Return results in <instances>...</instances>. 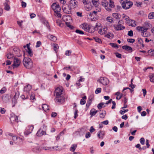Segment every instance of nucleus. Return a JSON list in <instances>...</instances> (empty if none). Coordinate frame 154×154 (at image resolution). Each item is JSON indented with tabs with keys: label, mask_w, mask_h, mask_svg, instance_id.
<instances>
[{
	"label": "nucleus",
	"mask_w": 154,
	"mask_h": 154,
	"mask_svg": "<svg viewBox=\"0 0 154 154\" xmlns=\"http://www.w3.org/2000/svg\"><path fill=\"white\" fill-rule=\"evenodd\" d=\"M63 89L61 87H58L55 88L54 91V95L56 97L54 100L56 103H62L65 100V98L63 95Z\"/></svg>",
	"instance_id": "nucleus-1"
},
{
	"label": "nucleus",
	"mask_w": 154,
	"mask_h": 154,
	"mask_svg": "<svg viewBox=\"0 0 154 154\" xmlns=\"http://www.w3.org/2000/svg\"><path fill=\"white\" fill-rule=\"evenodd\" d=\"M101 5L108 11H110L111 10V9L114 7V2L110 0H109V3L106 0H103L101 3Z\"/></svg>",
	"instance_id": "nucleus-2"
},
{
	"label": "nucleus",
	"mask_w": 154,
	"mask_h": 154,
	"mask_svg": "<svg viewBox=\"0 0 154 154\" xmlns=\"http://www.w3.org/2000/svg\"><path fill=\"white\" fill-rule=\"evenodd\" d=\"M51 7L54 12L55 15L58 18H61V15L60 13L61 8L59 4L56 3H53Z\"/></svg>",
	"instance_id": "nucleus-3"
},
{
	"label": "nucleus",
	"mask_w": 154,
	"mask_h": 154,
	"mask_svg": "<svg viewBox=\"0 0 154 154\" xmlns=\"http://www.w3.org/2000/svg\"><path fill=\"white\" fill-rule=\"evenodd\" d=\"M24 66L28 69H31L33 66V63L31 59L29 57H24L23 60Z\"/></svg>",
	"instance_id": "nucleus-4"
},
{
	"label": "nucleus",
	"mask_w": 154,
	"mask_h": 154,
	"mask_svg": "<svg viewBox=\"0 0 154 154\" xmlns=\"http://www.w3.org/2000/svg\"><path fill=\"white\" fill-rule=\"evenodd\" d=\"M80 26L85 31L89 33H92L95 31V29L94 27L86 23L82 24Z\"/></svg>",
	"instance_id": "nucleus-5"
},
{
	"label": "nucleus",
	"mask_w": 154,
	"mask_h": 154,
	"mask_svg": "<svg viewBox=\"0 0 154 154\" xmlns=\"http://www.w3.org/2000/svg\"><path fill=\"white\" fill-rule=\"evenodd\" d=\"M152 25L149 22H146L144 23L143 26H137L136 27L137 29V30H142L147 31V30L151 27Z\"/></svg>",
	"instance_id": "nucleus-6"
},
{
	"label": "nucleus",
	"mask_w": 154,
	"mask_h": 154,
	"mask_svg": "<svg viewBox=\"0 0 154 154\" xmlns=\"http://www.w3.org/2000/svg\"><path fill=\"white\" fill-rule=\"evenodd\" d=\"M123 22L122 20H119L118 22V24H115L113 25L114 29L116 30L119 31L123 30L125 28V27L122 25L121 24H122Z\"/></svg>",
	"instance_id": "nucleus-7"
},
{
	"label": "nucleus",
	"mask_w": 154,
	"mask_h": 154,
	"mask_svg": "<svg viewBox=\"0 0 154 154\" xmlns=\"http://www.w3.org/2000/svg\"><path fill=\"white\" fill-rule=\"evenodd\" d=\"M122 8L125 9H127L130 8L133 5L132 2L129 1H124L122 2Z\"/></svg>",
	"instance_id": "nucleus-8"
},
{
	"label": "nucleus",
	"mask_w": 154,
	"mask_h": 154,
	"mask_svg": "<svg viewBox=\"0 0 154 154\" xmlns=\"http://www.w3.org/2000/svg\"><path fill=\"white\" fill-rule=\"evenodd\" d=\"M69 6L71 9L75 8L78 5V2L75 0H71L69 3Z\"/></svg>",
	"instance_id": "nucleus-9"
},
{
	"label": "nucleus",
	"mask_w": 154,
	"mask_h": 154,
	"mask_svg": "<svg viewBox=\"0 0 154 154\" xmlns=\"http://www.w3.org/2000/svg\"><path fill=\"white\" fill-rule=\"evenodd\" d=\"M34 128V125H30L28 126L26 128L24 133L25 135H29L31 134Z\"/></svg>",
	"instance_id": "nucleus-10"
},
{
	"label": "nucleus",
	"mask_w": 154,
	"mask_h": 154,
	"mask_svg": "<svg viewBox=\"0 0 154 154\" xmlns=\"http://www.w3.org/2000/svg\"><path fill=\"white\" fill-rule=\"evenodd\" d=\"M23 47L25 48H26H26L25 49L28 53L29 56L30 57H32L33 54V52L30 48V44H27L26 46H24Z\"/></svg>",
	"instance_id": "nucleus-11"
},
{
	"label": "nucleus",
	"mask_w": 154,
	"mask_h": 154,
	"mask_svg": "<svg viewBox=\"0 0 154 154\" xmlns=\"http://www.w3.org/2000/svg\"><path fill=\"white\" fill-rule=\"evenodd\" d=\"M99 82L104 85H106L109 83V81L106 78L101 77L99 79Z\"/></svg>",
	"instance_id": "nucleus-12"
},
{
	"label": "nucleus",
	"mask_w": 154,
	"mask_h": 154,
	"mask_svg": "<svg viewBox=\"0 0 154 154\" xmlns=\"http://www.w3.org/2000/svg\"><path fill=\"white\" fill-rule=\"evenodd\" d=\"M62 9L63 12L66 14H69L71 12V8L69 6H63L62 7Z\"/></svg>",
	"instance_id": "nucleus-13"
},
{
	"label": "nucleus",
	"mask_w": 154,
	"mask_h": 154,
	"mask_svg": "<svg viewBox=\"0 0 154 154\" xmlns=\"http://www.w3.org/2000/svg\"><path fill=\"white\" fill-rule=\"evenodd\" d=\"M97 11H94L92 12H90L89 13V16L91 17V18L92 19V20L94 21L97 18V15L96 14Z\"/></svg>",
	"instance_id": "nucleus-14"
},
{
	"label": "nucleus",
	"mask_w": 154,
	"mask_h": 154,
	"mask_svg": "<svg viewBox=\"0 0 154 154\" xmlns=\"http://www.w3.org/2000/svg\"><path fill=\"white\" fill-rule=\"evenodd\" d=\"M127 24L129 26H131L133 27L135 26H136L137 23L134 20H127L126 21Z\"/></svg>",
	"instance_id": "nucleus-15"
},
{
	"label": "nucleus",
	"mask_w": 154,
	"mask_h": 154,
	"mask_svg": "<svg viewBox=\"0 0 154 154\" xmlns=\"http://www.w3.org/2000/svg\"><path fill=\"white\" fill-rule=\"evenodd\" d=\"M62 19L65 23L68 22H71L72 21V17L67 14L63 15V16Z\"/></svg>",
	"instance_id": "nucleus-16"
},
{
	"label": "nucleus",
	"mask_w": 154,
	"mask_h": 154,
	"mask_svg": "<svg viewBox=\"0 0 154 154\" xmlns=\"http://www.w3.org/2000/svg\"><path fill=\"white\" fill-rule=\"evenodd\" d=\"M11 98V96L8 95H3L2 97V100L5 103L9 102Z\"/></svg>",
	"instance_id": "nucleus-17"
},
{
	"label": "nucleus",
	"mask_w": 154,
	"mask_h": 154,
	"mask_svg": "<svg viewBox=\"0 0 154 154\" xmlns=\"http://www.w3.org/2000/svg\"><path fill=\"white\" fill-rule=\"evenodd\" d=\"M19 60L18 59L15 57H14V63L12 65V66L14 68L16 67H18L19 66Z\"/></svg>",
	"instance_id": "nucleus-18"
},
{
	"label": "nucleus",
	"mask_w": 154,
	"mask_h": 154,
	"mask_svg": "<svg viewBox=\"0 0 154 154\" xmlns=\"http://www.w3.org/2000/svg\"><path fill=\"white\" fill-rule=\"evenodd\" d=\"M138 31L141 32V34L143 37H148L150 35L149 32H147V31H143V30Z\"/></svg>",
	"instance_id": "nucleus-19"
},
{
	"label": "nucleus",
	"mask_w": 154,
	"mask_h": 154,
	"mask_svg": "<svg viewBox=\"0 0 154 154\" xmlns=\"http://www.w3.org/2000/svg\"><path fill=\"white\" fill-rule=\"evenodd\" d=\"M58 146H53L52 147H48L47 146H44L42 148V149L45 150H57V148H58Z\"/></svg>",
	"instance_id": "nucleus-20"
},
{
	"label": "nucleus",
	"mask_w": 154,
	"mask_h": 154,
	"mask_svg": "<svg viewBox=\"0 0 154 154\" xmlns=\"http://www.w3.org/2000/svg\"><path fill=\"white\" fill-rule=\"evenodd\" d=\"M123 49L128 51L129 52H131L132 51V48L131 47L127 45H124L122 46Z\"/></svg>",
	"instance_id": "nucleus-21"
},
{
	"label": "nucleus",
	"mask_w": 154,
	"mask_h": 154,
	"mask_svg": "<svg viewBox=\"0 0 154 154\" xmlns=\"http://www.w3.org/2000/svg\"><path fill=\"white\" fill-rule=\"evenodd\" d=\"M8 2L9 1L8 0H6L4 4L5 6V9L7 11H9L10 9V6L8 5Z\"/></svg>",
	"instance_id": "nucleus-22"
},
{
	"label": "nucleus",
	"mask_w": 154,
	"mask_h": 154,
	"mask_svg": "<svg viewBox=\"0 0 154 154\" xmlns=\"http://www.w3.org/2000/svg\"><path fill=\"white\" fill-rule=\"evenodd\" d=\"M107 30V27H105L103 28V29H100L98 31L99 33L101 35L103 34L106 33Z\"/></svg>",
	"instance_id": "nucleus-23"
},
{
	"label": "nucleus",
	"mask_w": 154,
	"mask_h": 154,
	"mask_svg": "<svg viewBox=\"0 0 154 154\" xmlns=\"http://www.w3.org/2000/svg\"><path fill=\"white\" fill-rule=\"evenodd\" d=\"M48 37L50 40L53 42H55L57 40V37L52 35H49L48 36Z\"/></svg>",
	"instance_id": "nucleus-24"
},
{
	"label": "nucleus",
	"mask_w": 154,
	"mask_h": 154,
	"mask_svg": "<svg viewBox=\"0 0 154 154\" xmlns=\"http://www.w3.org/2000/svg\"><path fill=\"white\" fill-rule=\"evenodd\" d=\"M148 77L149 78L150 81L154 83V74L153 73H150L149 74Z\"/></svg>",
	"instance_id": "nucleus-25"
},
{
	"label": "nucleus",
	"mask_w": 154,
	"mask_h": 154,
	"mask_svg": "<svg viewBox=\"0 0 154 154\" xmlns=\"http://www.w3.org/2000/svg\"><path fill=\"white\" fill-rule=\"evenodd\" d=\"M10 119L11 122L12 121H15L16 122L18 123V116H17L16 115H14L10 118Z\"/></svg>",
	"instance_id": "nucleus-26"
},
{
	"label": "nucleus",
	"mask_w": 154,
	"mask_h": 154,
	"mask_svg": "<svg viewBox=\"0 0 154 154\" xmlns=\"http://www.w3.org/2000/svg\"><path fill=\"white\" fill-rule=\"evenodd\" d=\"M43 109L46 112H47L49 110V107L46 104H43L42 106Z\"/></svg>",
	"instance_id": "nucleus-27"
},
{
	"label": "nucleus",
	"mask_w": 154,
	"mask_h": 154,
	"mask_svg": "<svg viewBox=\"0 0 154 154\" xmlns=\"http://www.w3.org/2000/svg\"><path fill=\"white\" fill-rule=\"evenodd\" d=\"M112 16L114 18L117 19H120L121 17L120 14L117 13H113Z\"/></svg>",
	"instance_id": "nucleus-28"
},
{
	"label": "nucleus",
	"mask_w": 154,
	"mask_h": 154,
	"mask_svg": "<svg viewBox=\"0 0 154 154\" xmlns=\"http://www.w3.org/2000/svg\"><path fill=\"white\" fill-rule=\"evenodd\" d=\"M43 23L46 26L47 29L49 30V31L51 30L50 26L49 24L48 21L47 20H45L43 21Z\"/></svg>",
	"instance_id": "nucleus-29"
},
{
	"label": "nucleus",
	"mask_w": 154,
	"mask_h": 154,
	"mask_svg": "<svg viewBox=\"0 0 154 154\" xmlns=\"http://www.w3.org/2000/svg\"><path fill=\"white\" fill-rule=\"evenodd\" d=\"M97 112V111L94 109H92L90 111V114L91 116V117L96 115Z\"/></svg>",
	"instance_id": "nucleus-30"
},
{
	"label": "nucleus",
	"mask_w": 154,
	"mask_h": 154,
	"mask_svg": "<svg viewBox=\"0 0 154 154\" xmlns=\"http://www.w3.org/2000/svg\"><path fill=\"white\" fill-rule=\"evenodd\" d=\"M24 90L27 92H29L32 89V86L30 85H28L26 87L24 88Z\"/></svg>",
	"instance_id": "nucleus-31"
},
{
	"label": "nucleus",
	"mask_w": 154,
	"mask_h": 154,
	"mask_svg": "<svg viewBox=\"0 0 154 154\" xmlns=\"http://www.w3.org/2000/svg\"><path fill=\"white\" fill-rule=\"evenodd\" d=\"M87 98L86 96H85L81 99L80 103L81 105H84L85 103V100Z\"/></svg>",
	"instance_id": "nucleus-32"
},
{
	"label": "nucleus",
	"mask_w": 154,
	"mask_h": 154,
	"mask_svg": "<svg viewBox=\"0 0 154 154\" xmlns=\"http://www.w3.org/2000/svg\"><path fill=\"white\" fill-rule=\"evenodd\" d=\"M77 145L76 144H73L71 146L70 148V150L72 152H74L75 149Z\"/></svg>",
	"instance_id": "nucleus-33"
},
{
	"label": "nucleus",
	"mask_w": 154,
	"mask_h": 154,
	"mask_svg": "<svg viewBox=\"0 0 154 154\" xmlns=\"http://www.w3.org/2000/svg\"><path fill=\"white\" fill-rule=\"evenodd\" d=\"M45 135L46 134V132L45 131L41 129L39 130L37 132L36 135Z\"/></svg>",
	"instance_id": "nucleus-34"
},
{
	"label": "nucleus",
	"mask_w": 154,
	"mask_h": 154,
	"mask_svg": "<svg viewBox=\"0 0 154 154\" xmlns=\"http://www.w3.org/2000/svg\"><path fill=\"white\" fill-rule=\"evenodd\" d=\"M92 2L93 5L95 7H97L99 4L98 0H92Z\"/></svg>",
	"instance_id": "nucleus-35"
},
{
	"label": "nucleus",
	"mask_w": 154,
	"mask_h": 154,
	"mask_svg": "<svg viewBox=\"0 0 154 154\" xmlns=\"http://www.w3.org/2000/svg\"><path fill=\"white\" fill-rule=\"evenodd\" d=\"M106 20V21L110 23H112L113 21V18L109 16L107 17Z\"/></svg>",
	"instance_id": "nucleus-36"
},
{
	"label": "nucleus",
	"mask_w": 154,
	"mask_h": 154,
	"mask_svg": "<svg viewBox=\"0 0 154 154\" xmlns=\"http://www.w3.org/2000/svg\"><path fill=\"white\" fill-rule=\"evenodd\" d=\"M148 18L150 19L154 18V12L150 13L148 15Z\"/></svg>",
	"instance_id": "nucleus-37"
},
{
	"label": "nucleus",
	"mask_w": 154,
	"mask_h": 154,
	"mask_svg": "<svg viewBox=\"0 0 154 154\" xmlns=\"http://www.w3.org/2000/svg\"><path fill=\"white\" fill-rule=\"evenodd\" d=\"M113 34L111 33H109L105 35V36L109 38H112L113 37Z\"/></svg>",
	"instance_id": "nucleus-38"
},
{
	"label": "nucleus",
	"mask_w": 154,
	"mask_h": 154,
	"mask_svg": "<svg viewBox=\"0 0 154 154\" xmlns=\"http://www.w3.org/2000/svg\"><path fill=\"white\" fill-rule=\"evenodd\" d=\"M56 23L57 25L60 27H62L63 26V24L59 20H56Z\"/></svg>",
	"instance_id": "nucleus-39"
},
{
	"label": "nucleus",
	"mask_w": 154,
	"mask_h": 154,
	"mask_svg": "<svg viewBox=\"0 0 154 154\" xmlns=\"http://www.w3.org/2000/svg\"><path fill=\"white\" fill-rule=\"evenodd\" d=\"M82 2L84 5H89L91 4V0H82Z\"/></svg>",
	"instance_id": "nucleus-40"
},
{
	"label": "nucleus",
	"mask_w": 154,
	"mask_h": 154,
	"mask_svg": "<svg viewBox=\"0 0 154 154\" xmlns=\"http://www.w3.org/2000/svg\"><path fill=\"white\" fill-rule=\"evenodd\" d=\"M14 57L13 55L12 54L10 53H9L7 54V57L8 59H11L12 58Z\"/></svg>",
	"instance_id": "nucleus-41"
},
{
	"label": "nucleus",
	"mask_w": 154,
	"mask_h": 154,
	"mask_svg": "<svg viewBox=\"0 0 154 154\" xmlns=\"http://www.w3.org/2000/svg\"><path fill=\"white\" fill-rule=\"evenodd\" d=\"M104 103H99L97 105V108L99 109H100L104 107L103 106Z\"/></svg>",
	"instance_id": "nucleus-42"
},
{
	"label": "nucleus",
	"mask_w": 154,
	"mask_h": 154,
	"mask_svg": "<svg viewBox=\"0 0 154 154\" xmlns=\"http://www.w3.org/2000/svg\"><path fill=\"white\" fill-rule=\"evenodd\" d=\"M128 111V109L121 110L119 111V113L121 115H123L125 113Z\"/></svg>",
	"instance_id": "nucleus-43"
},
{
	"label": "nucleus",
	"mask_w": 154,
	"mask_h": 154,
	"mask_svg": "<svg viewBox=\"0 0 154 154\" xmlns=\"http://www.w3.org/2000/svg\"><path fill=\"white\" fill-rule=\"evenodd\" d=\"M78 110L77 109H75V111L74 112V119H76L78 116Z\"/></svg>",
	"instance_id": "nucleus-44"
},
{
	"label": "nucleus",
	"mask_w": 154,
	"mask_h": 154,
	"mask_svg": "<svg viewBox=\"0 0 154 154\" xmlns=\"http://www.w3.org/2000/svg\"><path fill=\"white\" fill-rule=\"evenodd\" d=\"M75 32L80 35H83L84 34V32L83 31L79 29L76 30Z\"/></svg>",
	"instance_id": "nucleus-45"
},
{
	"label": "nucleus",
	"mask_w": 154,
	"mask_h": 154,
	"mask_svg": "<svg viewBox=\"0 0 154 154\" xmlns=\"http://www.w3.org/2000/svg\"><path fill=\"white\" fill-rule=\"evenodd\" d=\"M122 18L125 20H126V21L127 20H129V17L128 16H127L125 14H123L122 16Z\"/></svg>",
	"instance_id": "nucleus-46"
},
{
	"label": "nucleus",
	"mask_w": 154,
	"mask_h": 154,
	"mask_svg": "<svg viewBox=\"0 0 154 154\" xmlns=\"http://www.w3.org/2000/svg\"><path fill=\"white\" fill-rule=\"evenodd\" d=\"M101 91V88H97L95 91V93L96 94L100 93Z\"/></svg>",
	"instance_id": "nucleus-47"
},
{
	"label": "nucleus",
	"mask_w": 154,
	"mask_h": 154,
	"mask_svg": "<svg viewBox=\"0 0 154 154\" xmlns=\"http://www.w3.org/2000/svg\"><path fill=\"white\" fill-rule=\"evenodd\" d=\"M59 46L57 44H54V49L56 52H57V50Z\"/></svg>",
	"instance_id": "nucleus-48"
},
{
	"label": "nucleus",
	"mask_w": 154,
	"mask_h": 154,
	"mask_svg": "<svg viewBox=\"0 0 154 154\" xmlns=\"http://www.w3.org/2000/svg\"><path fill=\"white\" fill-rule=\"evenodd\" d=\"M127 41L128 42L131 43H133L135 41V39L132 38H128L127 39Z\"/></svg>",
	"instance_id": "nucleus-49"
},
{
	"label": "nucleus",
	"mask_w": 154,
	"mask_h": 154,
	"mask_svg": "<svg viewBox=\"0 0 154 154\" xmlns=\"http://www.w3.org/2000/svg\"><path fill=\"white\" fill-rule=\"evenodd\" d=\"M140 142L142 145H144L145 144V139L143 137L141 138L140 140Z\"/></svg>",
	"instance_id": "nucleus-50"
},
{
	"label": "nucleus",
	"mask_w": 154,
	"mask_h": 154,
	"mask_svg": "<svg viewBox=\"0 0 154 154\" xmlns=\"http://www.w3.org/2000/svg\"><path fill=\"white\" fill-rule=\"evenodd\" d=\"M21 6L22 8H25L26 6V3L23 1H22L21 2Z\"/></svg>",
	"instance_id": "nucleus-51"
},
{
	"label": "nucleus",
	"mask_w": 154,
	"mask_h": 154,
	"mask_svg": "<svg viewBox=\"0 0 154 154\" xmlns=\"http://www.w3.org/2000/svg\"><path fill=\"white\" fill-rule=\"evenodd\" d=\"M110 45L112 47H113L114 48H118V45L116 43H111L110 44Z\"/></svg>",
	"instance_id": "nucleus-52"
},
{
	"label": "nucleus",
	"mask_w": 154,
	"mask_h": 154,
	"mask_svg": "<svg viewBox=\"0 0 154 154\" xmlns=\"http://www.w3.org/2000/svg\"><path fill=\"white\" fill-rule=\"evenodd\" d=\"M95 42H98L99 43H101L102 42L100 39L97 37H95L94 38Z\"/></svg>",
	"instance_id": "nucleus-53"
},
{
	"label": "nucleus",
	"mask_w": 154,
	"mask_h": 154,
	"mask_svg": "<svg viewBox=\"0 0 154 154\" xmlns=\"http://www.w3.org/2000/svg\"><path fill=\"white\" fill-rule=\"evenodd\" d=\"M138 42L139 44H140L142 45L143 47L144 46V45L143 44V40L141 38H139L138 40Z\"/></svg>",
	"instance_id": "nucleus-54"
},
{
	"label": "nucleus",
	"mask_w": 154,
	"mask_h": 154,
	"mask_svg": "<svg viewBox=\"0 0 154 154\" xmlns=\"http://www.w3.org/2000/svg\"><path fill=\"white\" fill-rule=\"evenodd\" d=\"M114 54L117 57L119 58H122V55L121 54H119L118 52L115 53Z\"/></svg>",
	"instance_id": "nucleus-55"
},
{
	"label": "nucleus",
	"mask_w": 154,
	"mask_h": 154,
	"mask_svg": "<svg viewBox=\"0 0 154 154\" xmlns=\"http://www.w3.org/2000/svg\"><path fill=\"white\" fill-rule=\"evenodd\" d=\"M72 53V51L70 50H67L66 51L65 54L66 56H69Z\"/></svg>",
	"instance_id": "nucleus-56"
},
{
	"label": "nucleus",
	"mask_w": 154,
	"mask_h": 154,
	"mask_svg": "<svg viewBox=\"0 0 154 154\" xmlns=\"http://www.w3.org/2000/svg\"><path fill=\"white\" fill-rule=\"evenodd\" d=\"M6 110L4 108H0V112L2 114H4L5 113Z\"/></svg>",
	"instance_id": "nucleus-57"
},
{
	"label": "nucleus",
	"mask_w": 154,
	"mask_h": 154,
	"mask_svg": "<svg viewBox=\"0 0 154 154\" xmlns=\"http://www.w3.org/2000/svg\"><path fill=\"white\" fill-rule=\"evenodd\" d=\"M6 88L4 87L0 90V93L2 94H3L6 91Z\"/></svg>",
	"instance_id": "nucleus-58"
},
{
	"label": "nucleus",
	"mask_w": 154,
	"mask_h": 154,
	"mask_svg": "<svg viewBox=\"0 0 154 154\" xmlns=\"http://www.w3.org/2000/svg\"><path fill=\"white\" fill-rule=\"evenodd\" d=\"M106 115L105 112V113H100V117L101 118H103L105 117Z\"/></svg>",
	"instance_id": "nucleus-59"
},
{
	"label": "nucleus",
	"mask_w": 154,
	"mask_h": 154,
	"mask_svg": "<svg viewBox=\"0 0 154 154\" xmlns=\"http://www.w3.org/2000/svg\"><path fill=\"white\" fill-rule=\"evenodd\" d=\"M41 45V42L40 41H38L37 42L36 45L35 46L36 48H38Z\"/></svg>",
	"instance_id": "nucleus-60"
},
{
	"label": "nucleus",
	"mask_w": 154,
	"mask_h": 154,
	"mask_svg": "<svg viewBox=\"0 0 154 154\" xmlns=\"http://www.w3.org/2000/svg\"><path fill=\"white\" fill-rule=\"evenodd\" d=\"M128 35L130 36H132L133 35V32L132 30L129 31L128 32Z\"/></svg>",
	"instance_id": "nucleus-61"
},
{
	"label": "nucleus",
	"mask_w": 154,
	"mask_h": 154,
	"mask_svg": "<svg viewBox=\"0 0 154 154\" xmlns=\"http://www.w3.org/2000/svg\"><path fill=\"white\" fill-rule=\"evenodd\" d=\"M112 106L111 108L112 109H114L116 108V103L115 101H112Z\"/></svg>",
	"instance_id": "nucleus-62"
},
{
	"label": "nucleus",
	"mask_w": 154,
	"mask_h": 154,
	"mask_svg": "<svg viewBox=\"0 0 154 154\" xmlns=\"http://www.w3.org/2000/svg\"><path fill=\"white\" fill-rule=\"evenodd\" d=\"M85 80V79L82 78V77L81 76L79 78V79L78 81V82H84Z\"/></svg>",
	"instance_id": "nucleus-63"
},
{
	"label": "nucleus",
	"mask_w": 154,
	"mask_h": 154,
	"mask_svg": "<svg viewBox=\"0 0 154 154\" xmlns=\"http://www.w3.org/2000/svg\"><path fill=\"white\" fill-rule=\"evenodd\" d=\"M142 91L143 93V95L144 97L145 96V95L146 94V89H143Z\"/></svg>",
	"instance_id": "nucleus-64"
}]
</instances>
